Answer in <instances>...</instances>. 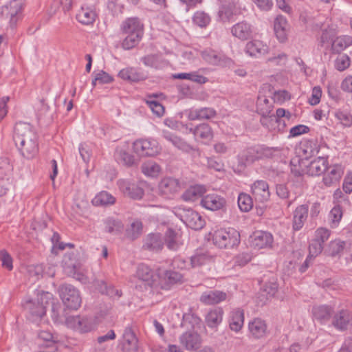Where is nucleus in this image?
Masks as SVG:
<instances>
[{"label": "nucleus", "mask_w": 352, "mask_h": 352, "mask_svg": "<svg viewBox=\"0 0 352 352\" xmlns=\"http://www.w3.org/2000/svg\"><path fill=\"white\" fill-rule=\"evenodd\" d=\"M179 216L181 220L191 229L200 230L204 226V219L197 212L191 208L183 209Z\"/></svg>", "instance_id": "8"}, {"label": "nucleus", "mask_w": 352, "mask_h": 352, "mask_svg": "<svg viewBox=\"0 0 352 352\" xmlns=\"http://www.w3.org/2000/svg\"><path fill=\"white\" fill-rule=\"evenodd\" d=\"M206 189L204 186L196 185L191 186L182 195V198L186 201H195L197 197H203Z\"/></svg>", "instance_id": "37"}, {"label": "nucleus", "mask_w": 352, "mask_h": 352, "mask_svg": "<svg viewBox=\"0 0 352 352\" xmlns=\"http://www.w3.org/2000/svg\"><path fill=\"white\" fill-rule=\"evenodd\" d=\"M251 188L253 195L259 201L265 202L270 199L269 185L266 181L256 180L252 185Z\"/></svg>", "instance_id": "14"}, {"label": "nucleus", "mask_w": 352, "mask_h": 352, "mask_svg": "<svg viewBox=\"0 0 352 352\" xmlns=\"http://www.w3.org/2000/svg\"><path fill=\"white\" fill-rule=\"evenodd\" d=\"M118 186L125 196L131 199H140L144 195V190L142 188L129 180L120 179L118 181Z\"/></svg>", "instance_id": "9"}, {"label": "nucleus", "mask_w": 352, "mask_h": 352, "mask_svg": "<svg viewBox=\"0 0 352 352\" xmlns=\"http://www.w3.org/2000/svg\"><path fill=\"white\" fill-rule=\"evenodd\" d=\"M177 233L172 228H168L164 236V241L167 248L171 250H175L179 248L177 242Z\"/></svg>", "instance_id": "45"}, {"label": "nucleus", "mask_w": 352, "mask_h": 352, "mask_svg": "<svg viewBox=\"0 0 352 352\" xmlns=\"http://www.w3.org/2000/svg\"><path fill=\"white\" fill-rule=\"evenodd\" d=\"M41 108L38 110V118L43 120L46 124H50L54 120V110L51 109L43 99L40 101Z\"/></svg>", "instance_id": "34"}, {"label": "nucleus", "mask_w": 352, "mask_h": 352, "mask_svg": "<svg viewBox=\"0 0 352 352\" xmlns=\"http://www.w3.org/2000/svg\"><path fill=\"white\" fill-rule=\"evenodd\" d=\"M12 170V166L7 157H0V178L8 176Z\"/></svg>", "instance_id": "57"}, {"label": "nucleus", "mask_w": 352, "mask_h": 352, "mask_svg": "<svg viewBox=\"0 0 352 352\" xmlns=\"http://www.w3.org/2000/svg\"><path fill=\"white\" fill-rule=\"evenodd\" d=\"M331 324L338 331H346L349 325H352V311L348 309L333 311Z\"/></svg>", "instance_id": "7"}, {"label": "nucleus", "mask_w": 352, "mask_h": 352, "mask_svg": "<svg viewBox=\"0 0 352 352\" xmlns=\"http://www.w3.org/2000/svg\"><path fill=\"white\" fill-rule=\"evenodd\" d=\"M327 168V158L318 157L312 160L307 166V173L311 176H318L324 173Z\"/></svg>", "instance_id": "17"}, {"label": "nucleus", "mask_w": 352, "mask_h": 352, "mask_svg": "<svg viewBox=\"0 0 352 352\" xmlns=\"http://www.w3.org/2000/svg\"><path fill=\"white\" fill-rule=\"evenodd\" d=\"M136 276L144 283L145 287H152L155 284V272L145 264L142 263L138 266Z\"/></svg>", "instance_id": "15"}, {"label": "nucleus", "mask_w": 352, "mask_h": 352, "mask_svg": "<svg viewBox=\"0 0 352 352\" xmlns=\"http://www.w3.org/2000/svg\"><path fill=\"white\" fill-rule=\"evenodd\" d=\"M164 243L160 234L148 235L143 245V248L150 251H159L162 249Z\"/></svg>", "instance_id": "30"}, {"label": "nucleus", "mask_w": 352, "mask_h": 352, "mask_svg": "<svg viewBox=\"0 0 352 352\" xmlns=\"http://www.w3.org/2000/svg\"><path fill=\"white\" fill-rule=\"evenodd\" d=\"M227 294L219 290H210L204 292L200 296V301L205 305H215L224 301Z\"/></svg>", "instance_id": "21"}, {"label": "nucleus", "mask_w": 352, "mask_h": 352, "mask_svg": "<svg viewBox=\"0 0 352 352\" xmlns=\"http://www.w3.org/2000/svg\"><path fill=\"white\" fill-rule=\"evenodd\" d=\"M238 206L243 212H249L253 207L252 197L246 193H240L238 197Z\"/></svg>", "instance_id": "47"}, {"label": "nucleus", "mask_w": 352, "mask_h": 352, "mask_svg": "<svg viewBox=\"0 0 352 352\" xmlns=\"http://www.w3.org/2000/svg\"><path fill=\"white\" fill-rule=\"evenodd\" d=\"M220 7L218 12L219 19L223 22H230L234 14L236 2L235 0H219Z\"/></svg>", "instance_id": "11"}, {"label": "nucleus", "mask_w": 352, "mask_h": 352, "mask_svg": "<svg viewBox=\"0 0 352 352\" xmlns=\"http://www.w3.org/2000/svg\"><path fill=\"white\" fill-rule=\"evenodd\" d=\"M13 140L24 157L32 159L38 153V135L30 124L16 123L14 126Z\"/></svg>", "instance_id": "1"}, {"label": "nucleus", "mask_w": 352, "mask_h": 352, "mask_svg": "<svg viewBox=\"0 0 352 352\" xmlns=\"http://www.w3.org/2000/svg\"><path fill=\"white\" fill-rule=\"evenodd\" d=\"M288 23L286 18L278 15L274 22V30L278 40L283 43L287 39Z\"/></svg>", "instance_id": "18"}, {"label": "nucleus", "mask_w": 352, "mask_h": 352, "mask_svg": "<svg viewBox=\"0 0 352 352\" xmlns=\"http://www.w3.org/2000/svg\"><path fill=\"white\" fill-rule=\"evenodd\" d=\"M26 306L29 309L31 315L36 318H41L46 313L43 305H40L39 303L36 304L32 301H28Z\"/></svg>", "instance_id": "53"}, {"label": "nucleus", "mask_w": 352, "mask_h": 352, "mask_svg": "<svg viewBox=\"0 0 352 352\" xmlns=\"http://www.w3.org/2000/svg\"><path fill=\"white\" fill-rule=\"evenodd\" d=\"M261 116V123L263 126L272 129L274 127V120H272V115L270 112V107H261V104H259V113Z\"/></svg>", "instance_id": "41"}, {"label": "nucleus", "mask_w": 352, "mask_h": 352, "mask_svg": "<svg viewBox=\"0 0 352 352\" xmlns=\"http://www.w3.org/2000/svg\"><path fill=\"white\" fill-rule=\"evenodd\" d=\"M268 47L258 40L248 42L245 46V52L250 56L258 57L267 53Z\"/></svg>", "instance_id": "25"}, {"label": "nucleus", "mask_w": 352, "mask_h": 352, "mask_svg": "<svg viewBox=\"0 0 352 352\" xmlns=\"http://www.w3.org/2000/svg\"><path fill=\"white\" fill-rule=\"evenodd\" d=\"M272 115V120H274V122H281L282 119L285 118L287 121H289L292 115L289 111H286L285 109L279 108L276 111V115Z\"/></svg>", "instance_id": "60"}, {"label": "nucleus", "mask_w": 352, "mask_h": 352, "mask_svg": "<svg viewBox=\"0 0 352 352\" xmlns=\"http://www.w3.org/2000/svg\"><path fill=\"white\" fill-rule=\"evenodd\" d=\"M330 171L323 177V182L326 186H331L338 182L343 175L341 165L336 164L330 166Z\"/></svg>", "instance_id": "28"}, {"label": "nucleus", "mask_w": 352, "mask_h": 352, "mask_svg": "<svg viewBox=\"0 0 352 352\" xmlns=\"http://www.w3.org/2000/svg\"><path fill=\"white\" fill-rule=\"evenodd\" d=\"M241 159L245 166L251 165L256 161L262 160L259 145L249 147L243 151Z\"/></svg>", "instance_id": "22"}, {"label": "nucleus", "mask_w": 352, "mask_h": 352, "mask_svg": "<svg viewBox=\"0 0 352 352\" xmlns=\"http://www.w3.org/2000/svg\"><path fill=\"white\" fill-rule=\"evenodd\" d=\"M201 319L190 309L188 313L184 314L181 327L188 331H194L195 326L199 325Z\"/></svg>", "instance_id": "32"}, {"label": "nucleus", "mask_w": 352, "mask_h": 352, "mask_svg": "<svg viewBox=\"0 0 352 352\" xmlns=\"http://www.w3.org/2000/svg\"><path fill=\"white\" fill-rule=\"evenodd\" d=\"M122 30L126 34L138 33L139 35H143V25L138 18H130L126 20L123 23Z\"/></svg>", "instance_id": "29"}, {"label": "nucleus", "mask_w": 352, "mask_h": 352, "mask_svg": "<svg viewBox=\"0 0 352 352\" xmlns=\"http://www.w3.org/2000/svg\"><path fill=\"white\" fill-rule=\"evenodd\" d=\"M96 283L97 288L101 294L107 295L110 297H113L115 296H117L118 297L121 296L122 294L120 291L116 289L112 286H108L105 281L98 280Z\"/></svg>", "instance_id": "46"}, {"label": "nucleus", "mask_w": 352, "mask_h": 352, "mask_svg": "<svg viewBox=\"0 0 352 352\" xmlns=\"http://www.w3.org/2000/svg\"><path fill=\"white\" fill-rule=\"evenodd\" d=\"M164 279L170 285L182 282L183 275L173 270H166L164 274Z\"/></svg>", "instance_id": "50"}, {"label": "nucleus", "mask_w": 352, "mask_h": 352, "mask_svg": "<svg viewBox=\"0 0 352 352\" xmlns=\"http://www.w3.org/2000/svg\"><path fill=\"white\" fill-rule=\"evenodd\" d=\"M309 206L302 204L298 206L294 212L293 229L296 231L300 230L304 226L308 217Z\"/></svg>", "instance_id": "20"}, {"label": "nucleus", "mask_w": 352, "mask_h": 352, "mask_svg": "<svg viewBox=\"0 0 352 352\" xmlns=\"http://www.w3.org/2000/svg\"><path fill=\"white\" fill-rule=\"evenodd\" d=\"M352 45V37L347 35L336 38L331 44V50L335 54H340L347 47Z\"/></svg>", "instance_id": "31"}, {"label": "nucleus", "mask_w": 352, "mask_h": 352, "mask_svg": "<svg viewBox=\"0 0 352 352\" xmlns=\"http://www.w3.org/2000/svg\"><path fill=\"white\" fill-rule=\"evenodd\" d=\"M261 155V160L273 159L278 153L276 148L268 147L265 145H259Z\"/></svg>", "instance_id": "55"}, {"label": "nucleus", "mask_w": 352, "mask_h": 352, "mask_svg": "<svg viewBox=\"0 0 352 352\" xmlns=\"http://www.w3.org/2000/svg\"><path fill=\"white\" fill-rule=\"evenodd\" d=\"M212 257L207 252H196L190 258L191 267H199L210 262Z\"/></svg>", "instance_id": "38"}, {"label": "nucleus", "mask_w": 352, "mask_h": 352, "mask_svg": "<svg viewBox=\"0 0 352 352\" xmlns=\"http://www.w3.org/2000/svg\"><path fill=\"white\" fill-rule=\"evenodd\" d=\"M213 243L219 248H232L241 241L240 233L232 228L215 230L212 234Z\"/></svg>", "instance_id": "2"}, {"label": "nucleus", "mask_w": 352, "mask_h": 352, "mask_svg": "<svg viewBox=\"0 0 352 352\" xmlns=\"http://www.w3.org/2000/svg\"><path fill=\"white\" fill-rule=\"evenodd\" d=\"M231 32L233 36L241 40H248L252 36V34L251 25L245 21L239 22L233 25Z\"/></svg>", "instance_id": "24"}, {"label": "nucleus", "mask_w": 352, "mask_h": 352, "mask_svg": "<svg viewBox=\"0 0 352 352\" xmlns=\"http://www.w3.org/2000/svg\"><path fill=\"white\" fill-rule=\"evenodd\" d=\"M142 172L146 176L155 177L161 171L160 166L153 160H148L142 164Z\"/></svg>", "instance_id": "39"}, {"label": "nucleus", "mask_w": 352, "mask_h": 352, "mask_svg": "<svg viewBox=\"0 0 352 352\" xmlns=\"http://www.w3.org/2000/svg\"><path fill=\"white\" fill-rule=\"evenodd\" d=\"M138 342H121L122 352H138Z\"/></svg>", "instance_id": "64"}, {"label": "nucleus", "mask_w": 352, "mask_h": 352, "mask_svg": "<svg viewBox=\"0 0 352 352\" xmlns=\"http://www.w3.org/2000/svg\"><path fill=\"white\" fill-rule=\"evenodd\" d=\"M115 158L118 162L122 163L124 166L128 167L138 164V160L135 159L134 156L122 149L116 151Z\"/></svg>", "instance_id": "36"}, {"label": "nucleus", "mask_w": 352, "mask_h": 352, "mask_svg": "<svg viewBox=\"0 0 352 352\" xmlns=\"http://www.w3.org/2000/svg\"><path fill=\"white\" fill-rule=\"evenodd\" d=\"M96 17L95 11L89 8H82L76 15L77 20L84 25L92 24L96 20Z\"/></svg>", "instance_id": "35"}, {"label": "nucleus", "mask_w": 352, "mask_h": 352, "mask_svg": "<svg viewBox=\"0 0 352 352\" xmlns=\"http://www.w3.org/2000/svg\"><path fill=\"white\" fill-rule=\"evenodd\" d=\"M181 345L187 350L195 349L200 343V336L195 331H186L179 337Z\"/></svg>", "instance_id": "19"}, {"label": "nucleus", "mask_w": 352, "mask_h": 352, "mask_svg": "<svg viewBox=\"0 0 352 352\" xmlns=\"http://www.w3.org/2000/svg\"><path fill=\"white\" fill-rule=\"evenodd\" d=\"M179 179L173 177H164L158 184L159 193L166 199H171L181 189Z\"/></svg>", "instance_id": "6"}, {"label": "nucleus", "mask_w": 352, "mask_h": 352, "mask_svg": "<svg viewBox=\"0 0 352 352\" xmlns=\"http://www.w3.org/2000/svg\"><path fill=\"white\" fill-rule=\"evenodd\" d=\"M53 295L50 292H44L41 293L38 296V302L40 305H43L45 309L46 310L47 306L50 305V303H52Z\"/></svg>", "instance_id": "61"}, {"label": "nucleus", "mask_w": 352, "mask_h": 352, "mask_svg": "<svg viewBox=\"0 0 352 352\" xmlns=\"http://www.w3.org/2000/svg\"><path fill=\"white\" fill-rule=\"evenodd\" d=\"M142 35H139L138 33L129 34L125 37L122 43V46L124 50H131L135 47L140 41Z\"/></svg>", "instance_id": "49"}, {"label": "nucleus", "mask_w": 352, "mask_h": 352, "mask_svg": "<svg viewBox=\"0 0 352 352\" xmlns=\"http://www.w3.org/2000/svg\"><path fill=\"white\" fill-rule=\"evenodd\" d=\"M336 36V30L329 25H327L321 31V34L317 38V40L319 42V45L322 47L326 43L333 42Z\"/></svg>", "instance_id": "40"}, {"label": "nucleus", "mask_w": 352, "mask_h": 352, "mask_svg": "<svg viewBox=\"0 0 352 352\" xmlns=\"http://www.w3.org/2000/svg\"><path fill=\"white\" fill-rule=\"evenodd\" d=\"M116 201V198L111 194L106 191H102L98 194L92 200L94 206H108L113 204Z\"/></svg>", "instance_id": "42"}, {"label": "nucleus", "mask_w": 352, "mask_h": 352, "mask_svg": "<svg viewBox=\"0 0 352 352\" xmlns=\"http://www.w3.org/2000/svg\"><path fill=\"white\" fill-rule=\"evenodd\" d=\"M244 322V311L241 309H236L230 312L229 326L231 330L239 331Z\"/></svg>", "instance_id": "26"}, {"label": "nucleus", "mask_w": 352, "mask_h": 352, "mask_svg": "<svg viewBox=\"0 0 352 352\" xmlns=\"http://www.w3.org/2000/svg\"><path fill=\"white\" fill-rule=\"evenodd\" d=\"M162 136L165 140L171 142L173 145L179 150L184 153L190 154L193 160H196L200 157L201 152L199 148L193 147L183 139L175 135L170 131H163Z\"/></svg>", "instance_id": "4"}, {"label": "nucleus", "mask_w": 352, "mask_h": 352, "mask_svg": "<svg viewBox=\"0 0 352 352\" xmlns=\"http://www.w3.org/2000/svg\"><path fill=\"white\" fill-rule=\"evenodd\" d=\"M345 242L340 240H335L330 242L326 252L331 256L339 255L344 250Z\"/></svg>", "instance_id": "48"}, {"label": "nucleus", "mask_w": 352, "mask_h": 352, "mask_svg": "<svg viewBox=\"0 0 352 352\" xmlns=\"http://www.w3.org/2000/svg\"><path fill=\"white\" fill-rule=\"evenodd\" d=\"M146 103L151 109L152 112L158 117H162L164 113V106L155 100V95H149L146 100Z\"/></svg>", "instance_id": "44"}, {"label": "nucleus", "mask_w": 352, "mask_h": 352, "mask_svg": "<svg viewBox=\"0 0 352 352\" xmlns=\"http://www.w3.org/2000/svg\"><path fill=\"white\" fill-rule=\"evenodd\" d=\"M190 131L193 133L195 136L203 140H210L213 136L211 127L206 123L201 124L195 129L190 128Z\"/></svg>", "instance_id": "33"}, {"label": "nucleus", "mask_w": 352, "mask_h": 352, "mask_svg": "<svg viewBox=\"0 0 352 352\" xmlns=\"http://www.w3.org/2000/svg\"><path fill=\"white\" fill-rule=\"evenodd\" d=\"M192 21L197 25L205 28L210 23V17L204 11H197L193 15Z\"/></svg>", "instance_id": "51"}, {"label": "nucleus", "mask_w": 352, "mask_h": 352, "mask_svg": "<svg viewBox=\"0 0 352 352\" xmlns=\"http://www.w3.org/2000/svg\"><path fill=\"white\" fill-rule=\"evenodd\" d=\"M118 76L129 82H139L145 80L146 78L143 72L133 67H128L120 70Z\"/></svg>", "instance_id": "23"}, {"label": "nucleus", "mask_w": 352, "mask_h": 352, "mask_svg": "<svg viewBox=\"0 0 352 352\" xmlns=\"http://www.w3.org/2000/svg\"><path fill=\"white\" fill-rule=\"evenodd\" d=\"M223 311L221 307L211 309L206 316L205 321L210 328L217 327L222 321Z\"/></svg>", "instance_id": "27"}, {"label": "nucleus", "mask_w": 352, "mask_h": 352, "mask_svg": "<svg viewBox=\"0 0 352 352\" xmlns=\"http://www.w3.org/2000/svg\"><path fill=\"white\" fill-rule=\"evenodd\" d=\"M104 230L106 232L111 234H118L123 229V224L118 219L113 218H107L104 222Z\"/></svg>", "instance_id": "43"}, {"label": "nucleus", "mask_w": 352, "mask_h": 352, "mask_svg": "<svg viewBox=\"0 0 352 352\" xmlns=\"http://www.w3.org/2000/svg\"><path fill=\"white\" fill-rule=\"evenodd\" d=\"M333 313V307L327 305L314 306L312 314L314 318L321 324H327L331 319Z\"/></svg>", "instance_id": "13"}, {"label": "nucleus", "mask_w": 352, "mask_h": 352, "mask_svg": "<svg viewBox=\"0 0 352 352\" xmlns=\"http://www.w3.org/2000/svg\"><path fill=\"white\" fill-rule=\"evenodd\" d=\"M28 272L31 277L39 279L43 276V266L41 264L30 265L28 267Z\"/></svg>", "instance_id": "59"}, {"label": "nucleus", "mask_w": 352, "mask_h": 352, "mask_svg": "<svg viewBox=\"0 0 352 352\" xmlns=\"http://www.w3.org/2000/svg\"><path fill=\"white\" fill-rule=\"evenodd\" d=\"M64 270L67 275L73 276L78 280H80L82 276L81 274L77 272L76 265L74 263L68 264L67 262H65Z\"/></svg>", "instance_id": "63"}, {"label": "nucleus", "mask_w": 352, "mask_h": 352, "mask_svg": "<svg viewBox=\"0 0 352 352\" xmlns=\"http://www.w3.org/2000/svg\"><path fill=\"white\" fill-rule=\"evenodd\" d=\"M251 237V245L257 249H262L271 246L273 242L272 235L262 230L255 231Z\"/></svg>", "instance_id": "12"}, {"label": "nucleus", "mask_w": 352, "mask_h": 352, "mask_svg": "<svg viewBox=\"0 0 352 352\" xmlns=\"http://www.w3.org/2000/svg\"><path fill=\"white\" fill-rule=\"evenodd\" d=\"M350 58L345 54H340L335 60V67L337 70L342 72L350 66Z\"/></svg>", "instance_id": "54"}, {"label": "nucleus", "mask_w": 352, "mask_h": 352, "mask_svg": "<svg viewBox=\"0 0 352 352\" xmlns=\"http://www.w3.org/2000/svg\"><path fill=\"white\" fill-rule=\"evenodd\" d=\"M248 329L253 338L261 339L266 336L267 326L264 320L256 318L249 322Z\"/></svg>", "instance_id": "16"}, {"label": "nucleus", "mask_w": 352, "mask_h": 352, "mask_svg": "<svg viewBox=\"0 0 352 352\" xmlns=\"http://www.w3.org/2000/svg\"><path fill=\"white\" fill-rule=\"evenodd\" d=\"M38 339L43 340L45 344V346H57L59 342L57 336H54L52 333L47 331H41L38 333Z\"/></svg>", "instance_id": "52"}, {"label": "nucleus", "mask_w": 352, "mask_h": 352, "mask_svg": "<svg viewBox=\"0 0 352 352\" xmlns=\"http://www.w3.org/2000/svg\"><path fill=\"white\" fill-rule=\"evenodd\" d=\"M200 204L208 210L215 211L223 209L226 205V201L223 197L212 193L203 196Z\"/></svg>", "instance_id": "10"}, {"label": "nucleus", "mask_w": 352, "mask_h": 352, "mask_svg": "<svg viewBox=\"0 0 352 352\" xmlns=\"http://www.w3.org/2000/svg\"><path fill=\"white\" fill-rule=\"evenodd\" d=\"M133 148L140 157H153L159 153L157 143L154 140H138L133 142Z\"/></svg>", "instance_id": "5"}, {"label": "nucleus", "mask_w": 352, "mask_h": 352, "mask_svg": "<svg viewBox=\"0 0 352 352\" xmlns=\"http://www.w3.org/2000/svg\"><path fill=\"white\" fill-rule=\"evenodd\" d=\"M309 255L311 257L317 256L321 253L323 249L322 243L316 239L313 240L309 246Z\"/></svg>", "instance_id": "62"}, {"label": "nucleus", "mask_w": 352, "mask_h": 352, "mask_svg": "<svg viewBox=\"0 0 352 352\" xmlns=\"http://www.w3.org/2000/svg\"><path fill=\"white\" fill-rule=\"evenodd\" d=\"M59 295L65 307L76 310L81 305V297L78 290L72 285H63L58 289Z\"/></svg>", "instance_id": "3"}, {"label": "nucleus", "mask_w": 352, "mask_h": 352, "mask_svg": "<svg viewBox=\"0 0 352 352\" xmlns=\"http://www.w3.org/2000/svg\"><path fill=\"white\" fill-rule=\"evenodd\" d=\"M0 260L4 268L9 271L12 270V258L6 250H2L0 251Z\"/></svg>", "instance_id": "58"}, {"label": "nucleus", "mask_w": 352, "mask_h": 352, "mask_svg": "<svg viewBox=\"0 0 352 352\" xmlns=\"http://www.w3.org/2000/svg\"><path fill=\"white\" fill-rule=\"evenodd\" d=\"M142 230V223L140 221H135L131 224L130 228L127 230V234L132 239L138 237Z\"/></svg>", "instance_id": "56"}]
</instances>
